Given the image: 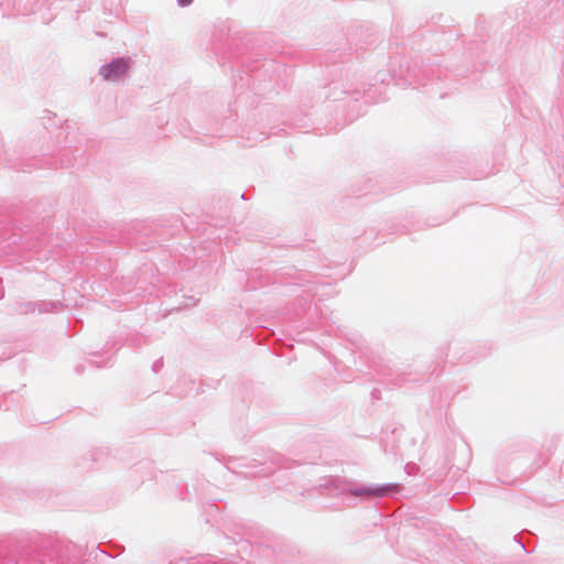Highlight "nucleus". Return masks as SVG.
Wrapping results in <instances>:
<instances>
[{"mask_svg": "<svg viewBox=\"0 0 564 564\" xmlns=\"http://www.w3.org/2000/svg\"><path fill=\"white\" fill-rule=\"evenodd\" d=\"M193 0H178L182 6H188Z\"/></svg>", "mask_w": 564, "mask_h": 564, "instance_id": "obj_2", "label": "nucleus"}, {"mask_svg": "<svg viewBox=\"0 0 564 564\" xmlns=\"http://www.w3.org/2000/svg\"><path fill=\"white\" fill-rule=\"evenodd\" d=\"M129 63L123 58H119L111 64L104 66L100 69V74L106 80H117L127 73Z\"/></svg>", "mask_w": 564, "mask_h": 564, "instance_id": "obj_1", "label": "nucleus"}]
</instances>
